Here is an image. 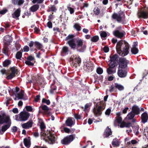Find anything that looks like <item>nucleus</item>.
I'll return each mask as SVG.
<instances>
[{
    "label": "nucleus",
    "instance_id": "nucleus-1",
    "mask_svg": "<svg viewBox=\"0 0 148 148\" xmlns=\"http://www.w3.org/2000/svg\"><path fill=\"white\" fill-rule=\"evenodd\" d=\"M46 127L44 121H41L40 125V127L41 130L40 134L41 139L50 144H53L55 143L56 140L54 134H52L50 131H45V130Z\"/></svg>",
    "mask_w": 148,
    "mask_h": 148
},
{
    "label": "nucleus",
    "instance_id": "nucleus-2",
    "mask_svg": "<svg viewBox=\"0 0 148 148\" xmlns=\"http://www.w3.org/2000/svg\"><path fill=\"white\" fill-rule=\"evenodd\" d=\"M130 48V45L128 43L123 40H121L117 42L116 47L118 53L123 57L128 54Z\"/></svg>",
    "mask_w": 148,
    "mask_h": 148
},
{
    "label": "nucleus",
    "instance_id": "nucleus-3",
    "mask_svg": "<svg viewBox=\"0 0 148 148\" xmlns=\"http://www.w3.org/2000/svg\"><path fill=\"white\" fill-rule=\"evenodd\" d=\"M18 70L17 67L14 66L10 68V70L7 71L5 69H3L0 70V72L3 74H5L7 75L6 79L8 80L11 79L16 77V75L18 74Z\"/></svg>",
    "mask_w": 148,
    "mask_h": 148
},
{
    "label": "nucleus",
    "instance_id": "nucleus-4",
    "mask_svg": "<svg viewBox=\"0 0 148 148\" xmlns=\"http://www.w3.org/2000/svg\"><path fill=\"white\" fill-rule=\"evenodd\" d=\"M28 45L30 48L31 51H37V49L41 50V51L43 50V45L37 41L34 42L31 41L29 43Z\"/></svg>",
    "mask_w": 148,
    "mask_h": 148
},
{
    "label": "nucleus",
    "instance_id": "nucleus-5",
    "mask_svg": "<svg viewBox=\"0 0 148 148\" xmlns=\"http://www.w3.org/2000/svg\"><path fill=\"white\" fill-rule=\"evenodd\" d=\"M76 49L77 51L83 52L85 50L86 46L84 44L83 40L79 38H77L76 39Z\"/></svg>",
    "mask_w": 148,
    "mask_h": 148
},
{
    "label": "nucleus",
    "instance_id": "nucleus-6",
    "mask_svg": "<svg viewBox=\"0 0 148 148\" xmlns=\"http://www.w3.org/2000/svg\"><path fill=\"white\" fill-rule=\"evenodd\" d=\"M74 37L75 36L73 34H69L65 38L66 40H68L67 43L73 49H76V41L74 38Z\"/></svg>",
    "mask_w": 148,
    "mask_h": 148
},
{
    "label": "nucleus",
    "instance_id": "nucleus-7",
    "mask_svg": "<svg viewBox=\"0 0 148 148\" xmlns=\"http://www.w3.org/2000/svg\"><path fill=\"white\" fill-rule=\"evenodd\" d=\"M137 16L139 18L147 19L148 18V7H144L142 10L138 11Z\"/></svg>",
    "mask_w": 148,
    "mask_h": 148
},
{
    "label": "nucleus",
    "instance_id": "nucleus-8",
    "mask_svg": "<svg viewBox=\"0 0 148 148\" xmlns=\"http://www.w3.org/2000/svg\"><path fill=\"white\" fill-rule=\"evenodd\" d=\"M111 18L112 19L116 20L118 22L121 23L123 24H125L126 23L125 17L121 16L120 13L118 14L117 13L114 12L112 15Z\"/></svg>",
    "mask_w": 148,
    "mask_h": 148
},
{
    "label": "nucleus",
    "instance_id": "nucleus-9",
    "mask_svg": "<svg viewBox=\"0 0 148 148\" xmlns=\"http://www.w3.org/2000/svg\"><path fill=\"white\" fill-rule=\"evenodd\" d=\"M75 135L72 134L68 135L64 137L63 139L61 140V143L64 145H68L71 143L75 139Z\"/></svg>",
    "mask_w": 148,
    "mask_h": 148
},
{
    "label": "nucleus",
    "instance_id": "nucleus-10",
    "mask_svg": "<svg viewBox=\"0 0 148 148\" xmlns=\"http://www.w3.org/2000/svg\"><path fill=\"white\" fill-rule=\"evenodd\" d=\"M118 63L119 68L125 69L127 66V64H130V62L125 58L121 57L119 58Z\"/></svg>",
    "mask_w": 148,
    "mask_h": 148
},
{
    "label": "nucleus",
    "instance_id": "nucleus-11",
    "mask_svg": "<svg viewBox=\"0 0 148 148\" xmlns=\"http://www.w3.org/2000/svg\"><path fill=\"white\" fill-rule=\"evenodd\" d=\"M105 108V105L104 104L102 106H99L97 108H94L93 111L95 115L96 116H101Z\"/></svg>",
    "mask_w": 148,
    "mask_h": 148
},
{
    "label": "nucleus",
    "instance_id": "nucleus-12",
    "mask_svg": "<svg viewBox=\"0 0 148 148\" xmlns=\"http://www.w3.org/2000/svg\"><path fill=\"white\" fill-rule=\"evenodd\" d=\"M41 108L42 110H39L38 111V113H44L47 115H50L51 114L50 110L51 109L48 107L47 105H44L40 106L39 108Z\"/></svg>",
    "mask_w": 148,
    "mask_h": 148
},
{
    "label": "nucleus",
    "instance_id": "nucleus-13",
    "mask_svg": "<svg viewBox=\"0 0 148 148\" xmlns=\"http://www.w3.org/2000/svg\"><path fill=\"white\" fill-rule=\"evenodd\" d=\"M43 77L41 76H38V79L36 82L34 84V85L40 88V87L44 88L45 84V80Z\"/></svg>",
    "mask_w": 148,
    "mask_h": 148
},
{
    "label": "nucleus",
    "instance_id": "nucleus-14",
    "mask_svg": "<svg viewBox=\"0 0 148 148\" xmlns=\"http://www.w3.org/2000/svg\"><path fill=\"white\" fill-rule=\"evenodd\" d=\"M30 115V113L28 112H22L19 114L20 120L21 121H25L28 119Z\"/></svg>",
    "mask_w": 148,
    "mask_h": 148
},
{
    "label": "nucleus",
    "instance_id": "nucleus-15",
    "mask_svg": "<svg viewBox=\"0 0 148 148\" xmlns=\"http://www.w3.org/2000/svg\"><path fill=\"white\" fill-rule=\"evenodd\" d=\"M70 62H72L73 64L75 65V64H79L81 62V59L79 56H77L76 55L72 56L70 58Z\"/></svg>",
    "mask_w": 148,
    "mask_h": 148
},
{
    "label": "nucleus",
    "instance_id": "nucleus-16",
    "mask_svg": "<svg viewBox=\"0 0 148 148\" xmlns=\"http://www.w3.org/2000/svg\"><path fill=\"white\" fill-rule=\"evenodd\" d=\"M127 71L126 69L119 68L118 71V76L121 78H124L127 75Z\"/></svg>",
    "mask_w": 148,
    "mask_h": 148
},
{
    "label": "nucleus",
    "instance_id": "nucleus-17",
    "mask_svg": "<svg viewBox=\"0 0 148 148\" xmlns=\"http://www.w3.org/2000/svg\"><path fill=\"white\" fill-rule=\"evenodd\" d=\"M119 56L116 54L114 55L112 57L110 56V59L109 61L110 62V64L116 66V63L118 62V58Z\"/></svg>",
    "mask_w": 148,
    "mask_h": 148
},
{
    "label": "nucleus",
    "instance_id": "nucleus-18",
    "mask_svg": "<svg viewBox=\"0 0 148 148\" xmlns=\"http://www.w3.org/2000/svg\"><path fill=\"white\" fill-rule=\"evenodd\" d=\"M12 39L9 36L7 35L5 36L3 40V46H9L10 43L12 42Z\"/></svg>",
    "mask_w": 148,
    "mask_h": 148
},
{
    "label": "nucleus",
    "instance_id": "nucleus-19",
    "mask_svg": "<svg viewBox=\"0 0 148 148\" xmlns=\"http://www.w3.org/2000/svg\"><path fill=\"white\" fill-rule=\"evenodd\" d=\"M113 34L117 38H121L125 34V33L123 31L121 32L119 30H117L113 32Z\"/></svg>",
    "mask_w": 148,
    "mask_h": 148
},
{
    "label": "nucleus",
    "instance_id": "nucleus-20",
    "mask_svg": "<svg viewBox=\"0 0 148 148\" xmlns=\"http://www.w3.org/2000/svg\"><path fill=\"white\" fill-rule=\"evenodd\" d=\"M84 69L86 71L90 72L92 71L94 69L93 64L89 63H87L84 67Z\"/></svg>",
    "mask_w": 148,
    "mask_h": 148
},
{
    "label": "nucleus",
    "instance_id": "nucleus-21",
    "mask_svg": "<svg viewBox=\"0 0 148 148\" xmlns=\"http://www.w3.org/2000/svg\"><path fill=\"white\" fill-rule=\"evenodd\" d=\"M33 123L32 120L29 121L27 123L22 124L21 126L23 128L28 129L32 127Z\"/></svg>",
    "mask_w": 148,
    "mask_h": 148
},
{
    "label": "nucleus",
    "instance_id": "nucleus-22",
    "mask_svg": "<svg viewBox=\"0 0 148 148\" xmlns=\"http://www.w3.org/2000/svg\"><path fill=\"white\" fill-rule=\"evenodd\" d=\"M65 123L67 126L71 127L75 124V122L72 120V118L71 117H68L65 121Z\"/></svg>",
    "mask_w": 148,
    "mask_h": 148
},
{
    "label": "nucleus",
    "instance_id": "nucleus-23",
    "mask_svg": "<svg viewBox=\"0 0 148 148\" xmlns=\"http://www.w3.org/2000/svg\"><path fill=\"white\" fill-rule=\"evenodd\" d=\"M132 112L135 115H138L140 114V108L136 105H134L132 107Z\"/></svg>",
    "mask_w": 148,
    "mask_h": 148
},
{
    "label": "nucleus",
    "instance_id": "nucleus-24",
    "mask_svg": "<svg viewBox=\"0 0 148 148\" xmlns=\"http://www.w3.org/2000/svg\"><path fill=\"white\" fill-rule=\"evenodd\" d=\"M112 134V132L110 128L107 126L105 130L103 133L104 138H107Z\"/></svg>",
    "mask_w": 148,
    "mask_h": 148
},
{
    "label": "nucleus",
    "instance_id": "nucleus-25",
    "mask_svg": "<svg viewBox=\"0 0 148 148\" xmlns=\"http://www.w3.org/2000/svg\"><path fill=\"white\" fill-rule=\"evenodd\" d=\"M21 12V10L20 8L17 9L15 10L14 13L12 14V17L14 18H16L18 20L19 19L18 17L20 15Z\"/></svg>",
    "mask_w": 148,
    "mask_h": 148
},
{
    "label": "nucleus",
    "instance_id": "nucleus-26",
    "mask_svg": "<svg viewBox=\"0 0 148 148\" xmlns=\"http://www.w3.org/2000/svg\"><path fill=\"white\" fill-rule=\"evenodd\" d=\"M70 51L68 47L65 46L63 47L61 52V55L64 56L68 54Z\"/></svg>",
    "mask_w": 148,
    "mask_h": 148
},
{
    "label": "nucleus",
    "instance_id": "nucleus-27",
    "mask_svg": "<svg viewBox=\"0 0 148 148\" xmlns=\"http://www.w3.org/2000/svg\"><path fill=\"white\" fill-rule=\"evenodd\" d=\"M141 119L142 122L144 123L147 121L148 119V116L147 112H144L142 114Z\"/></svg>",
    "mask_w": 148,
    "mask_h": 148
},
{
    "label": "nucleus",
    "instance_id": "nucleus-28",
    "mask_svg": "<svg viewBox=\"0 0 148 148\" xmlns=\"http://www.w3.org/2000/svg\"><path fill=\"white\" fill-rule=\"evenodd\" d=\"M110 65L109 67L107 69V71L108 74H111L115 73V71L113 70V69L116 66L110 64Z\"/></svg>",
    "mask_w": 148,
    "mask_h": 148
},
{
    "label": "nucleus",
    "instance_id": "nucleus-29",
    "mask_svg": "<svg viewBox=\"0 0 148 148\" xmlns=\"http://www.w3.org/2000/svg\"><path fill=\"white\" fill-rule=\"evenodd\" d=\"M120 127L121 128H123L126 127L127 128H129L131 127H132V125L131 123H126L125 122H123L120 125Z\"/></svg>",
    "mask_w": 148,
    "mask_h": 148
},
{
    "label": "nucleus",
    "instance_id": "nucleus-30",
    "mask_svg": "<svg viewBox=\"0 0 148 148\" xmlns=\"http://www.w3.org/2000/svg\"><path fill=\"white\" fill-rule=\"evenodd\" d=\"M114 87L120 91L123 90L124 89V87L123 85L116 83H114Z\"/></svg>",
    "mask_w": 148,
    "mask_h": 148
},
{
    "label": "nucleus",
    "instance_id": "nucleus-31",
    "mask_svg": "<svg viewBox=\"0 0 148 148\" xmlns=\"http://www.w3.org/2000/svg\"><path fill=\"white\" fill-rule=\"evenodd\" d=\"M12 3L19 5L22 4L24 2V0H12Z\"/></svg>",
    "mask_w": 148,
    "mask_h": 148
},
{
    "label": "nucleus",
    "instance_id": "nucleus-32",
    "mask_svg": "<svg viewBox=\"0 0 148 148\" xmlns=\"http://www.w3.org/2000/svg\"><path fill=\"white\" fill-rule=\"evenodd\" d=\"M112 144L114 147H118L120 145V143L118 139L116 138L113 139Z\"/></svg>",
    "mask_w": 148,
    "mask_h": 148
},
{
    "label": "nucleus",
    "instance_id": "nucleus-33",
    "mask_svg": "<svg viewBox=\"0 0 148 148\" xmlns=\"http://www.w3.org/2000/svg\"><path fill=\"white\" fill-rule=\"evenodd\" d=\"M11 125L10 123L8 124H6V125H3L2 127L1 131L3 132H4L10 127Z\"/></svg>",
    "mask_w": 148,
    "mask_h": 148
},
{
    "label": "nucleus",
    "instance_id": "nucleus-34",
    "mask_svg": "<svg viewBox=\"0 0 148 148\" xmlns=\"http://www.w3.org/2000/svg\"><path fill=\"white\" fill-rule=\"evenodd\" d=\"M23 142L25 146L29 148L30 145V140L27 138H25L24 139Z\"/></svg>",
    "mask_w": 148,
    "mask_h": 148
},
{
    "label": "nucleus",
    "instance_id": "nucleus-35",
    "mask_svg": "<svg viewBox=\"0 0 148 148\" xmlns=\"http://www.w3.org/2000/svg\"><path fill=\"white\" fill-rule=\"evenodd\" d=\"M39 6L38 4H36L33 5L30 8L31 10L33 12L36 11L39 8Z\"/></svg>",
    "mask_w": 148,
    "mask_h": 148
},
{
    "label": "nucleus",
    "instance_id": "nucleus-36",
    "mask_svg": "<svg viewBox=\"0 0 148 148\" xmlns=\"http://www.w3.org/2000/svg\"><path fill=\"white\" fill-rule=\"evenodd\" d=\"M11 61L9 59H6L3 63V66L5 67H7L11 64Z\"/></svg>",
    "mask_w": 148,
    "mask_h": 148
},
{
    "label": "nucleus",
    "instance_id": "nucleus-37",
    "mask_svg": "<svg viewBox=\"0 0 148 148\" xmlns=\"http://www.w3.org/2000/svg\"><path fill=\"white\" fill-rule=\"evenodd\" d=\"M9 48L7 46H3L2 51L3 53L5 55H8L9 51Z\"/></svg>",
    "mask_w": 148,
    "mask_h": 148
},
{
    "label": "nucleus",
    "instance_id": "nucleus-38",
    "mask_svg": "<svg viewBox=\"0 0 148 148\" xmlns=\"http://www.w3.org/2000/svg\"><path fill=\"white\" fill-rule=\"evenodd\" d=\"M24 92L23 90H21V92L16 95V97H17L19 99H22L24 95Z\"/></svg>",
    "mask_w": 148,
    "mask_h": 148
},
{
    "label": "nucleus",
    "instance_id": "nucleus-39",
    "mask_svg": "<svg viewBox=\"0 0 148 148\" xmlns=\"http://www.w3.org/2000/svg\"><path fill=\"white\" fill-rule=\"evenodd\" d=\"M135 115V114L131 112L128 113L126 118L128 120H131L134 118Z\"/></svg>",
    "mask_w": 148,
    "mask_h": 148
},
{
    "label": "nucleus",
    "instance_id": "nucleus-40",
    "mask_svg": "<svg viewBox=\"0 0 148 148\" xmlns=\"http://www.w3.org/2000/svg\"><path fill=\"white\" fill-rule=\"evenodd\" d=\"M99 40V37L98 36H95L91 38V41L93 42H96Z\"/></svg>",
    "mask_w": 148,
    "mask_h": 148
},
{
    "label": "nucleus",
    "instance_id": "nucleus-41",
    "mask_svg": "<svg viewBox=\"0 0 148 148\" xmlns=\"http://www.w3.org/2000/svg\"><path fill=\"white\" fill-rule=\"evenodd\" d=\"M42 103H45L47 105H49L50 103V101L49 99H47L45 98H43L42 99Z\"/></svg>",
    "mask_w": 148,
    "mask_h": 148
},
{
    "label": "nucleus",
    "instance_id": "nucleus-42",
    "mask_svg": "<svg viewBox=\"0 0 148 148\" xmlns=\"http://www.w3.org/2000/svg\"><path fill=\"white\" fill-rule=\"evenodd\" d=\"M73 27L77 31H79L81 30V27L78 24L76 23L73 26Z\"/></svg>",
    "mask_w": 148,
    "mask_h": 148
},
{
    "label": "nucleus",
    "instance_id": "nucleus-43",
    "mask_svg": "<svg viewBox=\"0 0 148 148\" xmlns=\"http://www.w3.org/2000/svg\"><path fill=\"white\" fill-rule=\"evenodd\" d=\"M139 50L137 48H132L131 49V52L134 54H137Z\"/></svg>",
    "mask_w": 148,
    "mask_h": 148
},
{
    "label": "nucleus",
    "instance_id": "nucleus-44",
    "mask_svg": "<svg viewBox=\"0 0 148 148\" xmlns=\"http://www.w3.org/2000/svg\"><path fill=\"white\" fill-rule=\"evenodd\" d=\"M22 53L20 51L18 52L16 55V58L17 59H20L21 58Z\"/></svg>",
    "mask_w": 148,
    "mask_h": 148
},
{
    "label": "nucleus",
    "instance_id": "nucleus-45",
    "mask_svg": "<svg viewBox=\"0 0 148 148\" xmlns=\"http://www.w3.org/2000/svg\"><path fill=\"white\" fill-rule=\"evenodd\" d=\"M56 87L54 85H52L51 87V89L50 90L51 93L53 94L54 93V91L56 89Z\"/></svg>",
    "mask_w": 148,
    "mask_h": 148
},
{
    "label": "nucleus",
    "instance_id": "nucleus-46",
    "mask_svg": "<svg viewBox=\"0 0 148 148\" xmlns=\"http://www.w3.org/2000/svg\"><path fill=\"white\" fill-rule=\"evenodd\" d=\"M25 108L26 109L27 111L28 112H33V109L31 106H26L25 107Z\"/></svg>",
    "mask_w": 148,
    "mask_h": 148
},
{
    "label": "nucleus",
    "instance_id": "nucleus-47",
    "mask_svg": "<svg viewBox=\"0 0 148 148\" xmlns=\"http://www.w3.org/2000/svg\"><path fill=\"white\" fill-rule=\"evenodd\" d=\"M93 11L96 15H98L100 13V10L98 7L95 8Z\"/></svg>",
    "mask_w": 148,
    "mask_h": 148
},
{
    "label": "nucleus",
    "instance_id": "nucleus-48",
    "mask_svg": "<svg viewBox=\"0 0 148 148\" xmlns=\"http://www.w3.org/2000/svg\"><path fill=\"white\" fill-rule=\"evenodd\" d=\"M74 117L77 120L80 119L82 117V115L79 114H74Z\"/></svg>",
    "mask_w": 148,
    "mask_h": 148
},
{
    "label": "nucleus",
    "instance_id": "nucleus-49",
    "mask_svg": "<svg viewBox=\"0 0 148 148\" xmlns=\"http://www.w3.org/2000/svg\"><path fill=\"white\" fill-rule=\"evenodd\" d=\"M96 72L98 74H101L103 73V70L100 67H98L97 69Z\"/></svg>",
    "mask_w": 148,
    "mask_h": 148
},
{
    "label": "nucleus",
    "instance_id": "nucleus-50",
    "mask_svg": "<svg viewBox=\"0 0 148 148\" xmlns=\"http://www.w3.org/2000/svg\"><path fill=\"white\" fill-rule=\"evenodd\" d=\"M50 10L49 11H51L52 12H55L57 10V9L56 6L54 5H51L49 8Z\"/></svg>",
    "mask_w": 148,
    "mask_h": 148
},
{
    "label": "nucleus",
    "instance_id": "nucleus-51",
    "mask_svg": "<svg viewBox=\"0 0 148 148\" xmlns=\"http://www.w3.org/2000/svg\"><path fill=\"white\" fill-rule=\"evenodd\" d=\"M20 88L16 86V87L15 89L13 91V93L16 96V95L18 94V92L19 91Z\"/></svg>",
    "mask_w": 148,
    "mask_h": 148
},
{
    "label": "nucleus",
    "instance_id": "nucleus-52",
    "mask_svg": "<svg viewBox=\"0 0 148 148\" xmlns=\"http://www.w3.org/2000/svg\"><path fill=\"white\" fill-rule=\"evenodd\" d=\"M43 1L44 0H33L32 2L34 4L36 3H41L43 2Z\"/></svg>",
    "mask_w": 148,
    "mask_h": 148
},
{
    "label": "nucleus",
    "instance_id": "nucleus-53",
    "mask_svg": "<svg viewBox=\"0 0 148 148\" xmlns=\"http://www.w3.org/2000/svg\"><path fill=\"white\" fill-rule=\"evenodd\" d=\"M116 121L118 123L120 124V125L123 122H122V119L121 117H118L116 119Z\"/></svg>",
    "mask_w": 148,
    "mask_h": 148
},
{
    "label": "nucleus",
    "instance_id": "nucleus-54",
    "mask_svg": "<svg viewBox=\"0 0 148 148\" xmlns=\"http://www.w3.org/2000/svg\"><path fill=\"white\" fill-rule=\"evenodd\" d=\"M115 87H114V85L113 84L109 88V91L110 92H112L114 90Z\"/></svg>",
    "mask_w": 148,
    "mask_h": 148
},
{
    "label": "nucleus",
    "instance_id": "nucleus-55",
    "mask_svg": "<svg viewBox=\"0 0 148 148\" xmlns=\"http://www.w3.org/2000/svg\"><path fill=\"white\" fill-rule=\"evenodd\" d=\"M68 9L70 11V13L71 14L74 13V10L73 8L70 7H68Z\"/></svg>",
    "mask_w": 148,
    "mask_h": 148
},
{
    "label": "nucleus",
    "instance_id": "nucleus-56",
    "mask_svg": "<svg viewBox=\"0 0 148 148\" xmlns=\"http://www.w3.org/2000/svg\"><path fill=\"white\" fill-rule=\"evenodd\" d=\"M25 63L29 66H33L34 65V63L31 62L30 61H26L25 62Z\"/></svg>",
    "mask_w": 148,
    "mask_h": 148
},
{
    "label": "nucleus",
    "instance_id": "nucleus-57",
    "mask_svg": "<svg viewBox=\"0 0 148 148\" xmlns=\"http://www.w3.org/2000/svg\"><path fill=\"white\" fill-rule=\"evenodd\" d=\"M111 112V110L110 108L108 109L106 111L105 114L106 115H109L110 114Z\"/></svg>",
    "mask_w": 148,
    "mask_h": 148
},
{
    "label": "nucleus",
    "instance_id": "nucleus-58",
    "mask_svg": "<svg viewBox=\"0 0 148 148\" xmlns=\"http://www.w3.org/2000/svg\"><path fill=\"white\" fill-rule=\"evenodd\" d=\"M100 35L101 37L105 38L107 36V34L106 32L103 31L101 33Z\"/></svg>",
    "mask_w": 148,
    "mask_h": 148
},
{
    "label": "nucleus",
    "instance_id": "nucleus-59",
    "mask_svg": "<svg viewBox=\"0 0 148 148\" xmlns=\"http://www.w3.org/2000/svg\"><path fill=\"white\" fill-rule=\"evenodd\" d=\"M27 61H31L34 60V57L32 56H28L27 58Z\"/></svg>",
    "mask_w": 148,
    "mask_h": 148
},
{
    "label": "nucleus",
    "instance_id": "nucleus-60",
    "mask_svg": "<svg viewBox=\"0 0 148 148\" xmlns=\"http://www.w3.org/2000/svg\"><path fill=\"white\" fill-rule=\"evenodd\" d=\"M63 129L65 132L67 133H70L71 130L69 128L67 127H64Z\"/></svg>",
    "mask_w": 148,
    "mask_h": 148
},
{
    "label": "nucleus",
    "instance_id": "nucleus-61",
    "mask_svg": "<svg viewBox=\"0 0 148 148\" xmlns=\"http://www.w3.org/2000/svg\"><path fill=\"white\" fill-rule=\"evenodd\" d=\"M23 49L24 52H28L29 50V48L27 45L25 46Z\"/></svg>",
    "mask_w": 148,
    "mask_h": 148
},
{
    "label": "nucleus",
    "instance_id": "nucleus-62",
    "mask_svg": "<svg viewBox=\"0 0 148 148\" xmlns=\"http://www.w3.org/2000/svg\"><path fill=\"white\" fill-rule=\"evenodd\" d=\"M109 49L107 46H105L103 48V51L105 53L108 52L109 51Z\"/></svg>",
    "mask_w": 148,
    "mask_h": 148
},
{
    "label": "nucleus",
    "instance_id": "nucleus-63",
    "mask_svg": "<svg viewBox=\"0 0 148 148\" xmlns=\"http://www.w3.org/2000/svg\"><path fill=\"white\" fill-rule=\"evenodd\" d=\"M132 127L133 130H134V131H135V132L136 131H138V130L139 128V126L138 125H136L134 126H132Z\"/></svg>",
    "mask_w": 148,
    "mask_h": 148
},
{
    "label": "nucleus",
    "instance_id": "nucleus-64",
    "mask_svg": "<svg viewBox=\"0 0 148 148\" xmlns=\"http://www.w3.org/2000/svg\"><path fill=\"white\" fill-rule=\"evenodd\" d=\"M40 95H38L36 96L34 98V101L36 102H38L40 99Z\"/></svg>",
    "mask_w": 148,
    "mask_h": 148
}]
</instances>
